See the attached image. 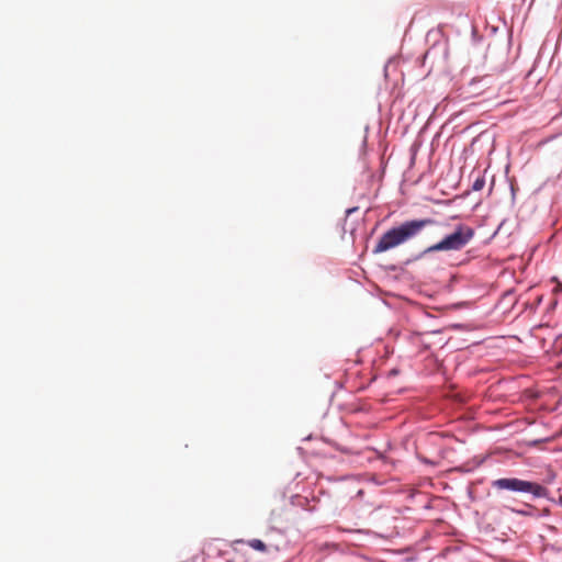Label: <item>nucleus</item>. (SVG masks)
Instances as JSON below:
<instances>
[{
	"instance_id": "obj_5",
	"label": "nucleus",
	"mask_w": 562,
	"mask_h": 562,
	"mask_svg": "<svg viewBox=\"0 0 562 562\" xmlns=\"http://www.w3.org/2000/svg\"><path fill=\"white\" fill-rule=\"evenodd\" d=\"M484 183H485L484 179H482V178L476 179L473 183V190H475V191L482 190L484 187Z\"/></svg>"
},
{
	"instance_id": "obj_3",
	"label": "nucleus",
	"mask_w": 562,
	"mask_h": 562,
	"mask_svg": "<svg viewBox=\"0 0 562 562\" xmlns=\"http://www.w3.org/2000/svg\"><path fill=\"white\" fill-rule=\"evenodd\" d=\"M492 486L497 491H510L515 493L530 494L533 499L548 496V488L543 485L517 477L497 479L492 482Z\"/></svg>"
},
{
	"instance_id": "obj_6",
	"label": "nucleus",
	"mask_w": 562,
	"mask_h": 562,
	"mask_svg": "<svg viewBox=\"0 0 562 562\" xmlns=\"http://www.w3.org/2000/svg\"><path fill=\"white\" fill-rule=\"evenodd\" d=\"M356 209H350L347 211L348 214H350L351 212H353Z\"/></svg>"
},
{
	"instance_id": "obj_1",
	"label": "nucleus",
	"mask_w": 562,
	"mask_h": 562,
	"mask_svg": "<svg viewBox=\"0 0 562 562\" xmlns=\"http://www.w3.org/2000/svg\"><path fill=\"white\" fill-rule=\"evenodd\" d=\"M436 224L438 222L430 217L405 221L382 234L373 248V254L385 252L398 247L417 237L425 227Z\"/></svg>"
},
{
	"instance_id": "obj_2",
	"label": "nucleus",
	"mask_w": 562,
	"mask_h": 562,
	"mask_svg": "<svg viewBox=\"0 0 562 562\" xmlns=\"http://www.w3.org/2000/svg\"><path fill=\"white\" fill-rule=\"evenodd\" d=\"M474 229L468 225L459 224L454 231L445 236L440 241L425 249V254L438 251H459L463 249L474 237Z\"/></svg>"
},
{
	"instance_id": "obj_4",
	"label": "nucleus",
	"mask_w": 562,
	"mask_h": 562,
	"mask_svg": "<svg viewBox=\"0 0 562 562\" xmlns=\"http://www.w3.org/2000/svg\"><path fill=\"white\" fill-rule=\"evenodd\" d=\"M247 544L252 548L254 550H257V551H260V552H266L267 551V546L265 544V542H262L261 540L259 539H251V540H248L247 541Z\"/></svg>"
}]
</instances>
